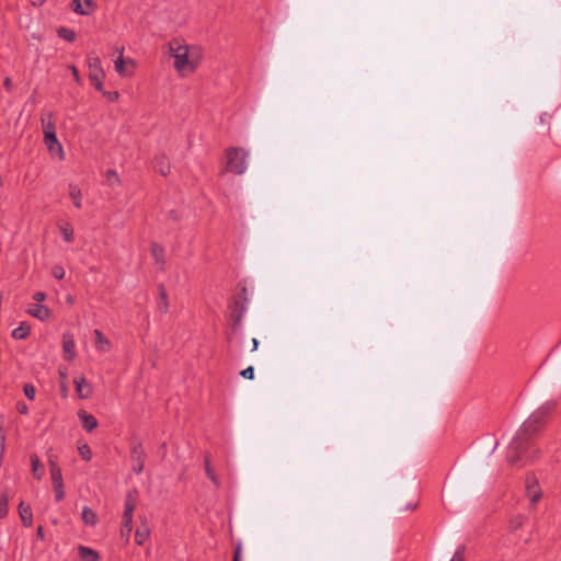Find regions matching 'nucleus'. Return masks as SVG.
Masks as SVG:
<instances>
[{
  "instance_id": "28",
  "label": "nucleus",
  "mask_w": 561,
  "mask_h": 561,
  "mask_svg": "<svg viewBox=\"0 0 561 561\" xmlns=\"http://www.w3.org/2000/svg\"><path fill=\"white\" fill-rule=\"evenodd\" d=\"M151 254L156 263L161 265L164 264V249L160 244H151Z\"/></svg>"
},
{
  "instance_id": "15",
  "label": "nucleus",
  "mask_w": 561,
  "mask_h": 561,
  "mask_svg": "<svg viewBox=\"0 0 561 561\" xmlns=\"http://www.w3.org/2000/svg\"><path fill=\"white\" fill-rule=\"evenodd\" d=\"M153 169L162 176H167L171 171V165L165 154H159L153 159Z\"/></svg>"
},
{
  "instance_id": "38",
  "label": "nucleus",
  "mask_w": 561,
  "mask_h": 561,
  "mask_svg": "<svg viewBox=\"0 0 561 561\" xmlns=\"http://www.w3.org/2000/svg\"><path fill=\"white\" fill-rule=\"evenodd\" d=\"M51 275L57 279H62L65 277V270L60 265H55L51 268Z\"/></svg>"
},
{
  "instance_id": "36",
  "label": "nucleus",
  "mask_w": 561,
  "mask_h": 561,
  "mask_svg": "<svg viewBox=\"0 0 561 561\" xmlns=\"http://www.w3.org/2000/svg\"><path fill=\"white\" fill-rule=\"evenodd\" d=\"M23 392L27 399L34 400L36 390L32 383H25L23 387Z\"/></svg>"
},
{
  "instance_id": "13",
  "label": "nucleus",
  "mask_w": 561,
  "mask_h": 561,
  "mask_svg": "<svg viewBox=\"0 0 561 561\" xmlns=\"http://www.w3.org/2000/svg\"><path fill=\"white\" fill-rule=\"evenodd\" d=\"M95 9L92 0H73L72 10L80 15H89Z\"/></svg>"
},
{
  "instance_id": "19",
  "label": "nucleus",
  "mask_w": 561,
  "mask_h": 561,
  "mask_svg": "<svg viewBox=\"0 0 561 561\" xmlns=\"http://www.w3.org/2000/svg\"><path fill=\"white\" fill-rule=\"evenodd\" d=\"M136 505H137L136 494L133 492H128L125 497L123 517H131L133 518Z\"/></svg>"
},
{
  "instance_id": "44",
  "label": "nucleus",
  "mask_w": 561,
  "mask_h": 561,
  "mask_svg": "<svg viewBox=\"0 0 561 561\" xmlns=\"http://www.w3.org/2000/svg\"><path fill=\"white\" fill-rule=\"evenodd\" d=\"M46 298V294L43 293V291H36L34 295H33V299L37 302H41V301H44Z\"/></svg>"
},
{
  "instance_id": "31",
  "label": "nucleus",
  "mask_w": 561,
  "mask_h": 561,
  "mask_svg": "<svg viewBox=\"0 0 561 561\" xmlns=\"http://www.w3.org/2000/svg\"><path fill=\"white\" fill-rule=\"evenodd\" d=\"M78 451H79V455L80 457L85 460V461H90L91 458H92V451H91V448L89 447L88 444H83L81 446L78 447Z\"/></svg>"
},
{
  "instance_id": "47",
  "label": "nucleus",
  "mask_w": 561,
  "mask_h": 561,
  "mask_svg": "<svg viewBox=\"0 0 561 561\" xmlns=\"http://www.w3.org/2000/svg\"><path fill=\"white\" fill-rule=\"evenodd\" d=\"M523 523H524V517H522V516L516 517L512 522L514 528L520 527L523 525Z\"/></svg>"
},
{
  "instance_id": "33",
  "label": "nucleus",
  "mask_w": 561,
  "mask_h": 561,
  "mask_svg": "<svg viewBox=\"0 0 561 561\" xmlns=\"http://www.w3.org/2000/svg\"><path fill=\"white\" fill-rule=\"evenodd\" d=\"M56 502H61L65 499V486L64 483H57L53 485Z\"/></svg>"
},
{
  "instance_id": "41",
  "label": "nucleus",
  "mask_w": 561,
  "mask_h": 561,
  "mask_svg": "<svg viewBox=\"0 0 561 561\" xmlns=\"http://www.w3.org/2000/svg\"><path fill=\"white\" fill-rule=\"evenodd\" d=\"M242 545L239 542L234 547L232 561H241Z\"/></svg>"
},
{
  "instance_id": "4",
  "label": "nucleus",
  "mask_w": 561,
  "mask_h": 561,
  "mask_svg": "<svg viewBox=\"0 0 561 561\" xmlns=\"http://www.w3.org/2000/svg\"><path fill=\"white\" fill-rule=\"evenodd\" d=\"M525 494L531 507H535L542 497L541 486L534 473H528L525 478Z\"/></svg>"
},
{
  "instance_id": "2",
  "label": "nucleus",
  "mask_w": 561,
  "mask_h": 561,
  "mask_svg": "<svg viewBox=\"0 0 561 561\" xmlns=\"http://www.w3.org/2000/svg\"><path fill=\"white\" fill-rule=\"evenodd\" d=\"M169 51L174 59L173 67L182 78L193 75L198 69L204 56L201 46L187 45L178 38L169 42Z\"/></svg>"
},
{
  "instance_id": "22",
  "label": "nucleus",
  "mask_w": 561,
  "mask_h": 561,
  "mask_svg": "<svg viewBox=\"0 0 561 561\" xmlns=\"http://www.w3.org/2000/svg\"><path fill=\"white\" fill-rule=\"evenodd\" d=\"M159 298H158V309L162 313H167L169 311V300L168 294L163 285H159Z\"/></svg>"
},
{
  "instance_id": "32",
  "label": "nucleus",
  "mask_w": 561,
  "mask_h": 561,
  "mask_svg": "<svg viewBox=\"0 0 561 561\" xmlns=\"http://www.w3.org/2000/svg\"><path fill=\"white\" fill-rule=\"evenodd\" d=\"M58 35L68 42H73L76 39V33L66 27L58 30Z\"/></svg>"
},
{
  "instance_id": "27",
  "label": "nucleus",
  "mask_w": 561,
  "mask_h": 561,
  "mask_svg": "<svg viewBox=\"0 0 561 561\" xmlns=\"http://www.w3.org/2000/svg\"><path fill=\"white\" fill-rule=\"evenodd\" d=\"M205 472H206V476L207 478L216 485V486H219L220 485V482H219V479L218 477L215 474V471L213 469V467L210 466V459H209V456L206 455L205 456Z\"/></svg>"
},
{
  "instance_id": "43",
  "label": "nucleus",
  "mask_w": 561,
  "mask_h": 561,
  "mask_svg": "<svg viewBox=\"0 0 561 561\" xmlns=\"http://www.w3.org/2000/svg\"><path fill=\"white\" fill-rule=\"evenodd\" d=\"M69 69L71 71L72 76H73L75 81L77 83H80L81 82V78H80V75H79V71H78L77 67L71 65V66H69Z\"/></svg>"
},
{
  "instance_id": "46",
  "label": "nucleus",
  "mask_w": 561,
  "mask_h": 561,
  "mask_svg": "<svg viewBox=\"0 0 561 561\" xmlns=\"http://www.w3.org/2000/svg\"><path fill=\"white\" fill-rule=\"evenodd\" d=\"M7 514V500L0 502V517Z\"/></svg>"
},
{
  "instance_id": "26",
  "label": "nucleus",
  "mask_w": 561,
  "mask_h": 561,
  "mask_svg": "<svg viewBox=\"0 0 561 561\" xmlns=\"http://www.w3.org/2000/svg\"><path fill=\"white\" fill-rule=\"evenodd\" d=\"M30 325H27L25 322H22L12 331V337L15 340H24L30 335Z\"/></svg>"
},
{
  "instance_id": "3",
  "label": "nucleus",
  "mask_w": 561,
  "mask_h": 561,
  "mask_svg": "<svg viewBox=\"0 0 561 561\" xmlns=\"http://www.w3.org/2000/svg\"><path fill=\"white\" fill-rule=\"evenodd\" d=\"M249 152L243 148L230 147L226 150L227 170L233 174L241 175L248 169L247 158Z\"/></svg>"
},
{
  "instance_id": "30",
  "label": "nucleus",
  "mask_w": 561,
  "mask_h": 561,
  "mask_svg": "<svg viewBox=\"0 0 561 561\" xmlns=\"http://www.w3.org/2000/svg\"><path fill=\"white\" fill-rule=\"evenodd\" d=\"M59 230H60V233L62 236V239L66 242H72L73 241L75 232H73V228L71 227L70 224H65V225L60 226Z\"/></svg>"
},
{
  "instance_id": "18",
  "label": "nucleus",
  "mask_w": 561,
  "mask_h": 561,
  "mask_svg": "<svg viewBox=\"0 0 561 561\" xmlns=\"http://www.w3.org/2000/svg\"><path fill=\"white\" fill-rule=\"evenodd\" d=\"M93 333L95 336V348L102 353L108 352L111 350L110 340L98 329Z\"/></svg>"
},
{
  "instance_id": "23",
  "label": "nucleus",
  "mask_w": 561,
  "mask_h": 561,
  "mask_svg": "<svg viewBox=\"0 0 561 561\" xmlns=\"http://www.w3.org/2000/svg\"><path fill=\"white\" fill-rule=\"evenodd\" d=\"M32 474L35 479L41 480L45 473L44 466L41 463L37 455H31Z\"/></svg>"
},
{
  "instance_id": "49",
  "label": "nucleus",
  "mask_w": 561,
  "mask_h": 561,
  "mask_svg": "<svg viewBox=\"0 0 561 561\" xmlns=\"http://www.w3.org/2000/svg\"><path fill=\"white\" fill-rule=\"evenodd\" d=\"M36 537L39 540H44V529H43V526H38L37 527V529H36Z\"/></svg>"
},
{
  "instance_id": "5",
  "label": "nucleus",
  "mask_w": 561,
  "mask_h": 561,
  "mask_svg": "<svg viewBox=\"0 0 561 561\" xmlns=\"http://www.w3.org/2000/svg\"><path fill=\"white\" fill-rule=\"evenodd\" d=\"M116 51L118 53V57L116 60H114V68H115V71L121 76V77H130L134 75L135 72V68H136V62L134 59L131 58H127L125 59L123 57V54H124V47H121V48H116Z\"/></svg>"
},
{
  "instance_id": "34",
  "label": "nucleus",
  "mask_w": 561,
  "mask_h": 561,
  "mask_svg": "<svg viewBox=\"0 0 561 561\" xmlns=\"http://www.w3.org/2000/svg\"><path fill=\"white\" fill-rule=\"evenodd\" d=\"M49 474H50L53 485L57 484V483H64L61 469L50 470Z\"/></svg>"
},
{
  "instance_id": "16",
  "label": "nucleus",
  "mask_w": 561,
  "mask_h": 561,
  "mask_svg": "<svg viewBox=\"0 0 561 561\" xmlns=\"http://www.w3.org/2000/svg\"><path fill=\"white\" fill-rule=\"evenodd\" d=\"M78 416L81 421L82 427L87 432H92L94 428L98 427V420L94 415L87 413L85 411H79Z\"/></svg>"
},
{
  "instance_id": "9",
  "label": "nucleus",
  "mask_w": 561,
  "mask_h": 561,
  "mask_svg": "<svg viewBox=\"0 0 561 561\" xmlns=\"http://www.w3.org/2000/svg\"><path fill=\"white\" fill-rule=\"evenodd\" d=\"M241 291H242L243 296H245L247 288L243 287ZM245 311H247V297H243V302H241V304L239 301H234V309L231 312L233 329H237L241 324V321H242V318H243Z\"/></svg>"
},
{
  "instance_id": "40",
  "label": "nucleus",
  "mask_w": 561,
  "mask_h": 561,
  "mask_svg": "<svg viewBox=\"0 0 561 561\" xmlns=\"http://www.w3.org/2000/svg\"><path fill=\"white\" fill-rule=\"evenodd\" d=\"M240 375L245 379L252 380L254 378V368L252 366H249L241 370Z\"/></svg>"
},
{
  "instance_id": "14",
  "label": "nucleus",
  "mask_w": 561,
  "mask_h": 561,
  "mask_svg": "<svg viewBox=\"0 0 561 561\" xmlns=\"http://www.w3.org/2000/svg\"><path fill=\"white\" fill-rule=\"evenodd\" d=\"M27 313L41 321H46L50 318V310L41 304L31 305L27 309Z\"/></svg>"
},
{
  "instance_id": "24",
  "label": "nucleus",
  "mask_w": 561,
  "mask_h": 561,
  "mask_svg": "<svg viewBox=\"0 0 561 561\" xmlns=\"http://www.w3.org/2000/svg\"><path fill=\"white\" fill-rule=\"evenodd\" d=\"M69 196L75 205L76 208L80 209L82 207V193L81 190L76 184H69Z\"/></svg>"
},
{
  "instance_id": "51",
  "label": "nucleus",
  "mask_w": 561,
  "mask_h": 561,
  "mask_svg": "<svg viewBox=\"0 0 561 561\" xmlns=\"http://www.w3.org/2000/svg\"><path fill=\"white\" fill-rule=\"evenodd\" d=\"M257 346H259V341L257 339L253 337L252 339V348H251V352H254L257 350Z\"/></svg>"
},
{
  "instance_id": "29",
  "label": "nucleus",
  "mask_w": 561,
  "mask_h": 561,
  "mask_svg": "<svg viewBox=\"0 0 561 561\" xmlns=\"http://www.w3.org/2000/svg\"><path fill=\"white\" fill-rule=\"evenodd\" d=\"M131 530H133V518L131 517H123L122 527H121V536L125 537L126 541L129 540Z\"/></svg>"
},
{
  "instance_id": "20",
  "label": "nucleus",
  "mask_w": 561,
  "mask_h": 561,
  "mask_svg": "<svg viewBox=\"0 0 561 561\" xmlns=\"http://www.w3.org/2000/svg\"><path fill=\"white\" fill-rule=\"evenodd\" d=\"M19 515L25 527H30L33 524V513L30 505H25L23 502L19 505Z\"/></svg>"
},
{
  "instance_id": "54",
  "label": "nucleus",
  "mask_w": 561,
  "mask_h": 561,
  "mask_svg": "<svg viewBox=\"0 0 561 561\" xmlns=\"http://www.w3.org/2000/svg\"><path fill=\"white\" fill-rule=\"evenodd\" d=\"M67 302H69V304H72V302H73V299H72V297H71V296H68V297H67Z\"/></svg>"
},
{
  "instance_id": "21",
  "label": "nucleus",
  "mask_w": 561,
  "mask_h": 561,
  "mask_svg": "<svg viewBox=\"0 0 561 561\" xmlns=\"http://www.w3.org/2000/svg\"><path fill=\"white\" fill-rule=\"evenodd\" d=\"M78 554L82 561H100L98 551L89 547L79 546Z\"/></svg>"
},
{
  "instance_id": "11",
  "label": "nucleus",
  "mask_w": 561,
  "mask_h": 561,
  "mask_svg": "<svg viewBox=\"0 0 561 561\" xmlns=\"http://www.w3.org/2000/svg\"><path fill=\"white\" fill-rule=\"evenodd\" d=\"M76 392L80 399H88L92 394V388L83 376L73 379Z\"/></svg>"
},
{
  "instance_id": "17",
  "label": "nucleus",
  "mask_w": 561,
  "mask_h": 561,
  "mask_svg": "<svg viewBox=\"0 0 561 561\" xmlns=\"http://www.w3.org/2000/svg\"><path fill=\"white\" fill-rule=\"evenodd\" d=\"M150 536V528L147 520L145 519L136 529L135 541L138 546H142Z\"/></svg>"
},
{
  "instance_id": "37",
  "label": "nucleus",
  "mask_w": 561,
  "mask_h": 561,
  "mask_svg": "<svg viewBox=\"0 0 561 561\" xmlns=\"http://www.w3.org/2000/svg\"><path fill=\"white\" fill-rule=\"evenodd\" d=\"M47 462L50 470L60 469L58 466V456L55 454H48L47 456Z\"/></svg>"
},
{
  "instance_id": "12",
  "label": "nucleus",
  "mask_w": 561,
  "mask_h": 561,
  "mask_svg": "<svg viewBox=\"0 0 561 561\" xmlns=\"http://www.w3.org/2000/svg\"><path fill=\"white\" fill-rule=\"evenodd\" d=\"M41 125L44 137H48V135H56V123L51 112H48L42 116Z\"/></svg>"
},
{
  "instance_id": "8",
  "label": "nucleus",
  "mask_w": 561,
  "mask_h": 561,
  "mask_svg": "<svg viewBox=\"0 0 561 561\" xmlns=\"http://www.w3.org/2000/svg\"><path fill=\"white\" fill-rule=\"evenodd\" d=\"M62 352L64 358L68 362L73 360L77 356L76 343L71 332H65L62 334Z\"/></svg>"
},
{
  "instance_id": "25",
  "label": "nucleus",
  "mask_w": 561,
  "mask_h": 561,
  "mask_svg": "<svg viewBox=\"0 0 561 561\" xmlns=\"http://www.w3.org/2000/svg\"><path fill=\"white\" fill-rule=\"evenodd\" d=\"M82 520L85 525L94 526L98 523V516L93 510L88 506L82 508Z\"/></svg>"
},
{
  "instance_id": "6",
  "label": "nucleus",
  "mask_w": 561,
  "mask_h": 561,
  "mask_svg": "<svg viewBox=\"0 0 561 561\" xmlns=\"http://www.w3.org/2000/svg\"><path fill=\"white\" fill-rule=\"evenodd\" d=\"M145 458L146 453L142 447V444L139 442H134L130 447V459H131V469L136 474H140L145 467Z\"/></svg>"
},
{
  "instance_id": "42",
  "label": "nucleus",
  "mask_w": 561,
  "mask_h": 561,
  "mask_svg": "<svg viewBox=\"0 0 561 561\" xmlns=\"http://www.w3.org/2000/svg\"><path fill=\"white\" fill-rule=\"evenodd\" d=\"M463 550V547L458 548L450 561H465Z\"/></svg>"
},
{
  "instance_id": "52",
  "label": "nucleus",
  "mask_w": 561,
  "mask_h": 561,
  "mask_svg": "<svg viewBox=\"0 0 561 561\" xmlns=\"http://www.w3.org/2000/svg\"><path fill=\"white\" fill-rule=\"evenodd\" d=\"M19 412L21 414L27 413V407L25 404L19 405Z\"/></svg>"
},
{
  "instance_id": "10",
  "label": "nucleus",
  "mask_w": 561,
  "mask_h": 561,
  "mask_svg": "<svg viewBox=\"0 0 561 561\" xmlns=\"http://www.w3.org/2000/svg\"><path fill=\"white\" fill-rule=\"evenodd\" d=\"M87 65L89 70V79H93L94 76L105 77L101 59L96 55L90 54L87 58Z\"/></svg>"
},
{
  "instance_id": "45",
  "label": "nucleus",
  "mask_w": 561,
  "mask_h": 561,
  "mask_svg": "<svg viewBox=\"0 0 561 561\" xmlns=\"http://www.w3.org/2000/svg\"><path fill=\"white\" fill-rule=\"evenodd\" d=\"M3 87L5 88L7 91H11L12 90L13 83H12V80H11L10 77L4 78Z\"/></svg>"
},
{
  "instance_id": "48",
  "label": "nucleus",
  "mask_w": 561,
  "mask_h": 561,
  "mask_svg": "<svg viewBox=\"0 0 561 561\" xmlns=\"http://www.w3.org/2000/svg\"><path fill=\"white\" fill-rule=\"evenodd\" d=\"M4 451V434H0V457H2Z\"/></svg>"
},
{
  "instance_id": "1",
  "label": "nucleus",
  "mask_w": 561,
  "mask_h": 561,
  "mask_svg": "<svg viewBox=\"0 0 561 561\" xmlns=\"http://www.w3.org/2000/svg\"><path fill=\"white\" fill-rule=\"evenodd\" d=\"M556 405L554 401L545 402L522 424L507 447L506 459L511 465L525 466L539 457L534 437L545 426Z\"/></svg>"
},
{
  "instance_id": "39",
  "label": "nucleus",
  "mask_w": 561,
  "mask_h": 561,
  "mask_svg": "<svg viewBox=\"0 0 561 561\" xmlns=\"http://www.w3.org/2000/svg\"><path fill=\"white\" fill-rule=\"evenodd\" d=\"M103 95L108 102H116L119 99V93L117 91H105L103 92Z\"/></svg>"
},
{
  "instance_id": "50",
  "label": "nucleus",
  "mask_w": 561,
  "mask_h": 561,
  "mask_svg": "<svg viewBox=\"0 0 561 561\" xmlns=\"http://www.w3.org/2000/svg\"><path fill=\"white\" fill-rule=\"evenodd\" d=\"M111 178H115L118 181L117 173L113 170L107 171V179L111 180Z\"/></svg>"
},
{
  "instance_id": "7",
  "label": "nucleus",
  "mask_w": 561,
  "mask_h": 561,
  "mask_svg": "<svg viewBox=\"0 0 561 561\" xmlns=\"http://www.w3.org/2000/svg\"><path fill=\"white\" fill-rule=\"evenodd\" d=\"M44 144L51 157L58 158V160L65 159V151L62 145L57 138V135H48V137H44Z\"/></svg>"
},
{
  "instance_id": "35",
  "label": "nucleus",
  "mask_w": 561,
  "mask_h": 561,
  "mask_svg": "<svg viewBox=\"0 0 561 561\" xmlns=\"http://www.w3.org/2000/svg\"><path fill=\"white\" fill-rule=\"evenodd\" d=\"M104 78L105 77H95L93 79H89L91 84L99 91L103 94V92H105L104 90V87H103V81H104Z\"/></svg>"
},
{
  "instance_id": "53",
  "label": "nucleus",
  "mask_w": 561,
  "mask_h": 561,
  "mask_svg": "<svg viewBox=\"0 0 561 561\" xmlns=\"http://www.w3.org/2000/svg\"><path fill=\"white\" fill-rule=\"evenodd\" d=\"M45 0H32L33 4H42Z\"/></svg>"
}]
</instances>
